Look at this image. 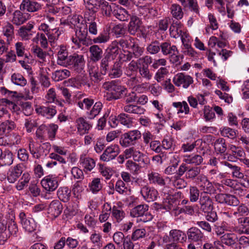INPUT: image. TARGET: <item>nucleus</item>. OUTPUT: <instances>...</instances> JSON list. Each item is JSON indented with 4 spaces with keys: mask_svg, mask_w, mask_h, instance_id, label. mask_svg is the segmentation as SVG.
<instances>
[{
    "mask_svg": "<svg viewBox=\"0 0 249 249\" xmlns=\"http://www.w3.org/2000/svg\"><path fill=\"white\" fill-rule=\"evenodd\" d=\"M161 51L164 55H170L178 52L176 46L172 45L170 41H165L161 43Z\"/></svg>",
    "mask_w": 249,
    "mask_h": 249,
    "instance_id": "2f4dec72",
    "label": "nucleus"
},
{
    "mask_svg": "<svg viewBox=\"0 0 249 249\" xmlns=\"http://www.w3.org/2000/svg\"><path fill=\"white\" fill-rule=\"evenodd\" d=\"M200 191L198 188L195 186H191L189 188V198L192 202H196L200 197Z\"/></svg>",
    "mask_w": 249,
    "mask_h": 249,
    "instance_id": "de8ad7c7",
    "label": "nucleus"
},
{
    "mask_svg": "<svg viewBox=\"0 0 249 249\" xmlns=\"http://www.w3.org/2000/svg\"><path fill=\"white\" fill-rule=\"evenodd\" d=\"M103 88L108 91L110 99H120L125 93L126 89L119 85L116 81L106 82L103 85Z\"/></svg>",
    "mask_w": 249,
    "mask_h": 249,
    "instance_id": "f03ea898",
    "label": "nucleus"
},
{
    "mask_svg": "<svg viewBox=\"0 0 249 249\" xmlns=\"http://www.w3.org/2000/svg\"><path fill=\"white\" fill-rule=\"evenodd\" d=\"M70 72L66 69L57 70L52 74V78L55 81H61L69 77Z\"/></svg>",
    "mask_w": 249,
    "mask_h": 249,
    "instance_id": "e433bc0d",
    "label": "nucleus"
},
{
    "mask_svg": "<svg viewBox=\"0 0 249 249\" xmlns=\"http://www.w3.org/2000/svg\"><path fill=\"white\" fill-rule=\"evenodd\" d=\"M22 172V166L19 164L11 167L7 173L8 182L11 183L15 182L21 176Z\"/></svg>",
    "mask_w": 249,
    "mask_h": 249,
    "instance_id": "dca6fc26",
    "label": "nucleus"
},
{
    "mask_svg": "<svg viewBox=\"0 0 249 249\" xmlns=\"http://www.w3.org/2000/svg\"><path fill=\"white\" fill-rule=\"evenodd\" d=\"M196 183L198 185L202 192L201 193L212 194L215 191L214 187L207 177L204 175H199L196 179Z\"/></svg>",
    "mask_w": 249,
    "mask_h": 249,
    "instance_id": "6e6552de",
    "label": "nucleus"
},
{
    "mask_svg": "<svg viewBox=\"0 0 249 249\" xmlns=\"http://www.w3.org/2000/svg\"><path fill=\"white\" fill-rule=\"evenodd\" d=\"M204 118L206 122L211 121L215 118L214 111L209 106H205L203 109Z\"/></svg>",
    "mask_w": 249,
    "mask_h": 249,
    "instance_id": "052dcab7",
    "label": "nucleus"
},
{
    "mask_svg": "<svg viewBox=\"0 0 249 249\" xmlns=\"http://www.w3.org/2000/svg\"><path fill=\"white\" fill-rule=\"evenodd\" d=\"M173 106L178 109V113H184L188 114L189 113V107L185 101L182 102H174Z\"/></svg>",
    "mask_w": 249,
    "mask_h": 249,
    "instance_id": "864d4df0",
    "label": "nucleus"
},
{
    "mask_svg": "<svg viewBox=\"0 0 249 249\" xmlns=\"http://www.w3.org/2000/svg\"><path fill=\"white\" fill-rule=\"evenodd\" d=\"M123 110L125 112L137 115L143 114L145 111L143 107L132 104L124 105L123 107Z\"/></svg>",
    "mask_w": 249,
    "mask_h": 249,
    "instance_id": "7c9ffc66",
    "label": "nucleus"
},
{
    "mask_svg": "<svg viewBox=\"0 0 249 249\" xmlns=\"http://www.w3.org/2000/svg\"><path fill=\"white\" fill-rule=\"evenodd\" d=\"M16 127L15 123L12 121H6L0 124V136H7Z\"/></svg>",
    "mask_w": 249,
    "mask_h": 249,
    "instance_id": "bb28decb",
    "label": "nucleus"
},
{
    "mask_svg": "<svg viewBox=\"0 0 249 249\" xmlns=\"http://www.w3.org/2000/svg\"><path fill=\"white\" fill-rule=\"evenodd\" d=\"M239 227L233 228V231L239 234H249V217L239 218L238 219Z\"/></svg>",
    "mask_w": 249,
    "mask_h": 249,
    "instance_id": "aec40b11",
    "label": "nucleus"
},
{
    "mask_svg": "<svg viewBox=\"0 0 249 249\" xmlns=\"http://www.w3.org/2000/svg\"><path fill=\"white\" fill-rule=\"evenodd\" d=\"M123 71L119 63L115 64L109 71L108 75L111 78H118L121 76Z\"/></svg>",
    "mask_w": 249,
    "mask_h": 249,
    "instance_id": "49530a36",
    "label": "nucleus"
},
{
    "mask_svg": "<svg viewBox=\"0 0 249 249\" xmlns=\"http://www.w3.org/2000/svg\"><path fill=\"white\" fill-rule=\"evenodd\" d=\"M183 28V24L180 22L173 21L169 28L170 36L175 38H178L184 32Z\"/></svg>",
    "mask_w": 249,
    "mask_h": 249,
    "instance_id": "4be33fe9",
    "label": "nucleus"
},
{
    "mask_svg": "<svg viewBox=\"0 0 249 249\" xmlns=\"http://www.w3.org/2000/svg\"><path fill=\"white\" fill-rule=\"evenodd\" d=\"M42 187L49 192L54 191L58 186V179L53 175L45 177L41 181Z\"/></svg>",
    "mask_w": 249,
    "mask_h": 249,
    "instance_id": "4468645a",
    "label": "nucleus"
},
{
    "mask_svg": "<svg viewBox=\"0 0 249 249\" xmlns=\"http://www.w3.org/2000/svg\"><path fill=\"white\" fill-rule=\"evenodd\" d=\"M141 137V134L139 130H131L122 135L120 139V144L124 147L134 145Z\"/></svg>",
    "mask_w": 249,
    "mask_h": 249,
    "instance_id": "0eeeda50",
    "label": "nucleus"
},
{
    "mask_svg": "<svg viewBox=\"0 0 249 249\" xmlns=\"http://www.w3.org/2000/svg\"><path fill=\"white\" fill-rule=\"evenodd\" d=\"M220 239L223 244L228 246H231L235 244L236 238L234 234L227 233L222 235Z\"/></svg>",
    "mask_w": 249,
    "mask_h": 249,
    "instance_id": "09e8293b",
    "label": "nucleus"
},
{
    "mask_svg": "<svg viewBox=\"0 0 249 249\" xmlns=\"http://www.w3.org/2000/svg\"><path fill=\"white\" fill-rule=\"evenodd\" d=\"M139 73L140 76L146 80H150L152 77V74L150 72L148 66L146 65H142L139 68Z\"/></svg>",
    "mask_w": 249,
    "mask_h": 249,
    "instance_id": "3c124183",
    "label": "nucleus"
},
{
    "mask_svg": "<svg viewBox=\"0 0 249 249\" xmlns=\"http://www.w3.org/2000/svg\"><path fill=\"white\" fill-rule=\"evenodd\" d=\"M34 42L38 43L39 42L41 46L43 48H47L48 46V41L46 37L43 33H38L36 36L33 38Z\"/></svg>",
    "mask_w": 249,
    "mask_h": 249,
    "instance_id": "e2e57ef3",
    "label": "nucleus"
},
{
    "mask_svg": "<svg viewBox=\"0 0 249 249\" xmlns=\"http://www.w3.org/2000/svg\"><path fill=\"white\" fill-rule=\"evenodd\" d=\"M169 235L174 242H183L186 239L185 233L179 230H171Z\"/></svg>",
    "mask_w": 249,
    "mask_h": 249,
    "instance_id": "473e14b6",
    "label": "nucleus"
},
{
    "mask_svg": "<svg viewBox=\"0 0 249 249\" xmlns=\"http://www.w3.org/2000/svg\"><path fill=\"white\" fill-rule=\"evenodd\" d=\"M112 15L121 21L127 20L128 18L127 11L124 8L119 7L118 5H116L115 11H114Z\"/></svg>",
    "mask_w": 249,
    "mask_h": 249,
    "instance_id": "58836bf2",
    "label": "nucleus"
},
{
    "mask_svg": "<svg viewBox=\"0 0 249 249\" xmlns=\"http://www.w3.org/2000/svg\"><path fill=\"white\" fill-rule=\"evenodd\" d=\"M90 59L94 62H97L103 56V51L101 48L97 45L91 46L89 48Z\"/></svg>",
    "mask_w": 249,
    "mask_h": 249,
    "instance_id": "c85d7f7f",
    "label": "nucleus"
},
{
    "mask_svg": "<svg viewBox=\"0 0 249 249\" xmlns=\"http://www.w3.org/2000/svg\"><path fill=\"white\" fill-rule=\"evenodd\" d=\"M94 104V100L91 98H85L82 101L78 102L77 105L78 107L82 109H89Z\"/></svg>",
    "mask_w": 249,
    "mask_h": 249,
    "instance_id": "338daca9",
    "label": "nucleus"
},
{
    "mask_svg": "<svg viewBox=\"0 0 249 249\" xmlns=\"http://www.w3.org/2000/svg\"><path fill=\"white\" fill-rule=\"evenodd\" d=\"M62 205L58 200L51 202L48 208V213L54 217L59 216L62 211Z\"/></svg>",
    "mask_w": 249,
    "mask_h": 249,
    "instance_id": "c756f323",
    "label": "nucleus"
},
{
    "mask_svg": "<svg viewBox=\"0 0 249 249\" xmlns=\"http://www.w3.org/2000/svg\"><path fill=\"white\" fill-rule=\"evenodd\" d=\"M19 216L23 228L25 229L26 231L30 233L31 232V229L30 220L27 218L26 215L24 213H20Z\"/></svg>",
    "mask_w": 249,
    "mask_h": 249,
    "instance_id": "6e6d98bb",
    "label": "nucleus"
},
{
    "mask_svg": "<svg viewBox=\"0 0 249 249\" xmlns=\"http://www.w3.org/2000/svg\"><path fill=\"white\" fill-rule=\"evenodd\" d=\"M71 193V190L67 187H60L57 192V195L59 199L64 202L70 200Z\"/></svg>",
    "mask_w": 249,
    "mask_h": 249,
    "instance_id": "72a5a7b5",
    "label": "nucleus"
},
{
    "mask_svg": "<svg viewBox=\"0 0 249 249\" xmlns=\"http://www.w3.org/2000/svg\"><path fill=\"white\" fill-rule=\"evenodd\" d=\"M214 147L216 152L221 154L224 153L227 149L225 140L223 138L217 139L214 143Z\"/></svg>",
    "mask_w": 249,
    "mask_h": 249,
    "instance_id": "ea45409f",
    "label": "nucleus"
},
{
    "mask_svg": "<svg viewBox=\"0 0 249 249\" xmlns=\"http://www.w3.org/2000/svg\"><path fill=\"white\" fill-rule=\"evenodd\" d=\"M118 41L122 49H130L136 41V39L128 36L125 38H121Z\"/></svg>",
    "mask_w": 249,
    "mask_h": 249,
    "instance_id": "37998d69",
    "label": "nucleus"
},
{
    "mask_svg": "<svg viewBox=\"0 0 249 249\" xmlns=\"http://www.w3.org/2000/svg\"><path fill=\"white\" fill-rule=\"evenodd\" d=\"M148 209L149 206L146 204L139 205L131 209L130 215L139 218V221L144 223L150 221L152 219L153 216L148 212Z\"/></svg>",
    "mask_w": 249,
    "mask_h": 249,
    "instance_id": "20e7f679",
    "label": "nucleus"
},
{
    "mask_svg": "<svg viewBox=\"0 0 249 249\" xmlns=\"http://www.w3.org/2000/svg\"><path fill=\"white\" fill-rule=\"evenodd\" d=\"M170 10L172 16L177 20L181 19L183 17V12L181 7L178 4H172Z\"/></svg>",
    "mask_w": 249,
    "mask_h": 249,
    "instance_id": "f704fd0d",
    "label": "nucleus"
},
{
    "mask_svg": "<svg viewBox=\"0 0 249 249\" xmlns=\"http://www.w3.org/2000/svg\"><path fill=\"white\" fill-rule=\"evenodd\" d=\"M104 209L105 210H103L101 213L99 215V220L100 222H105L110 216V212L111 210V207L107 202L105 203L103 205Z\"/></svg>",
    "mask_w": 249,
    "mask_h": 249,
    "instance_id": "a19ab883",
    "label": "nucleus"
},
{
    "mask_svg": "<svg viewBox=\"0 0 249 249\" xmlns=\"http://www.w3.org/2000/svg\"><path fill=\"white\" fill-rule=\"evenodd\" d=\"M184 161L187 164H194L196 165H198L202 162L203 158L199 155H187L185 156Z\"/></svg>",
    "mask_w": 249,
    "mask_h": 249,
    "instance_id": "79ce46f5",
    "label": "nucleus"
},
{
    "mask_svg": "<svg viewBox=\"0 0 249 249\" xmlns=\"http://www.w3.org/2000/svg\"><path fill=\"white\" fill-rule=\"evenodd\" d=\"M118 120L119 122L123 125L126 126L127 127H130L132 124V121L131 118L128 115L124 113H121L118 116Z\"/></svg>",
    "mask_w": 249,
    "mask_h": 249,
    "instance_id": "0e129e2a",
    "label": "nucleus"
},
{
    "mask_svg": "<svg viewBox=\"0 0 249 249\" xmlns=\"http://www.w3.org/2000/svg\"><path fill=\"white\" fill-rule=\"evenodd\" d=\"M120 153L119 146L117 144L111 145L106 148L100 157V160L104 162H108L114 159Z\"/></svg>",
    "mask_w": 249,
    "mask_h": 249,
    "instance_id": "1a4fd4ad",
    "label": "nucleus"
},
{
    "mask_svg": "<svg viewBox=\"0 0 249 249\" xmlns=\"http://www.w3.org/2000/svg\"><path fill=\"white\" fill-rule=\"evenodd\" d=\"M79 162L80 165L86 171H91L95 166L94 160L85 155H81L80 158Z\"/></svg>",
    "mask_w": 249,
    "mask_h": 249,
    "instance_id": "cd10ccee",
    "label": "nucleus"
},
{
    "mask_svg": "<svg viewBox=\"0 0 249 249\" xmlns=\"http://www.w3.org/2000/svg\"><path fill=\"white\" fill-rule=\"evenodd\" d=\"M138 60L137 61L132 60L126 67L125 70V74L128 76L130 77L132 76L133 72L137 71L139 70V67L138 65Z\"/></svg>",
    "mask_w": 249,
    "mask_h": 249,
    "instance_id": "603ef678",
    "label": "nucleus"
},
{
    "mask_svg": "<svg viewBox=\"0 0 249 249\" xmlns=\"http://www.w3.org/2000/svg\"><path fill=\"white\" fill-rule=\"evenodd\" d=\"M130 49H131L130 53L132 54L133 57L135 58H141L140 57L143 53V48L139 46L136 41L135 42Z\"/></svg>",
    "mask_w": 249,
    "mask_h": 249,
    "instance_id": "5fc2aeb1",
    "label": "nucleus"
},
{
    "mask_svg": "<svg viewBox=\"0 0 249 249\" xmlns=\"http://www.w3.org/2000/svg\"><path fill=\"white\" fill-rule=\"evenodd\" d=\"M57 55L58 65L68 67L78 73L83 70L85 61L83 55L73 54L68 56V53L64 46L60 48Z\"/></svg>",
    "mask_w": 249,
    "mask_h": 249,
    "instance_id": "f257e3e1",
    "label": "nucleus"
},
{
    "mask_svg": "<svg viewBox=\"0 0 249 249\" xmlns=\"http://www.w3.org/2000/svg\"><path fill=\"white\" fill-rule=\"evenodd\" d=\"M114 58V56L104 53V57L101 59L100 63V71L102 74L105 75L107 73L109 69L110 63Z\"/></svg>",
    "mask_w": 249,
    "mask_h": 249,
    "instance_id": "a878e982",
    "label": "nucleus"
},
{
    "mask_svg": "<svg viewBox=\"0 0 249 249\" xmlns=\"http://www.w3.org/2000/svg\"><path fill=\"white\" fill-rule=\"evenodd\" d=\"M200 173V167L194 166L191 167L188 164L182 163L178 167L177 171V175L182 177L185 174V178L187 179L193 180L198 176Z\"/></svg>",
    "mask_w": 249,
    "mask_h": 249,
    "instance_id": "423d86ee",
    "label": "nucleus"
},
{
    "mask_svg": "<svg viewBox=\"0 0 249 249\" xmlns=\"http://www.w3.org/2000/svg\"><path fill=\"white\" fill-rule=\"evenodd\" d=\"M11 81L16 85L24 86L26 84V80L19 73H14L11 76Z\"/></svg>",
    "mask_w": 249,
    "mask_h": 249,
    "instance_id": "13d9d810",
    "label": "nucleus"
},
{
    "mask_svg": "<svg viewBox=\"0 0 249 249\" xmlns=\"http://www.w3.org/2000/svg\"><path fill=\"white\" fill-rule=\"evenodd\" d=\"M143 29L141 20L136 16L131 18L128 26V32L132 35H135L137 33L142 32Z\"/></svg>",
    "mask_w": 249,
    "mask_h": 249,
    "instance_id": "a211bd4d",
    "label": "nucleus"
},
{
    "mask_svg": "<svg viewBox=\"0 0 249 249\" xmlns=\"http://www.w3.org/2000/svg\"><path fill=\"white\" fill-rule=\"evenodd\" d=\"M147 177L150 184L162 186L165 185L164 179L162 176L158 172L154 171L149 172L148 173Z\"/></svg>",
    "mask_w": 249,
    "mask_h": 249,
    "instance_id": "393cba45",
    "label": "nucleus"
},
{
    "mask_svg": "<svg viewBox=\"0 0 249 249\" xmlns=\"http://www.w3.org/2000/svg\"><path fill=\"white\" fill-rule=\"evenodd\" d=\"M36 112L47 119H52L56 114V110L54 106L45 107L35 106Z\"/></svg>",
    "mask_w": 249,
    "mask_h": 249,
    "instance_id": "f3484780",
    "label": "nucleus"
},
{
    "mask_svg": "<svg viewBox=\"0 0 249 249\" xmlns=\"http://www.w3.org/2000/svg\"><path fill=\"white\" fill-rule=\"evenodd\" d=\"M115 190L120 194H127V192H130L129 189L125 186V184L122 180H119L117 181L115 185Z\"/></svg>",
    "mask_w": 249,
    "mask_h": 249,
    "instance_id": "774afa93",
    "label": "nucleus"
},
{
    "mask_svg": "<svg viewBox=\"0 0 249 249\" xmlns=\"http://www.w3.org/2000/svg\"><path fill=\"white\" fill-rule=\"evenodd\" d=\"M88 34L87 24L75 27V37L73 36L71 40L76 48H80L81 44L86 46L89 45L87 39Z\"/></svg>",
    "mask_w": 249,
    "mask_h": 249,
    "instance_id": "7ed1b4c3",
    "label": "nucleus"
},
{
    "mask_svg": "<svg viewBox=\"0 0 249 249\" xmlns=\"http://www.w3.org/2000/svg\"><path fill=\"white\" fill-rule=\"evenodd\" d=\"M31 24L29 22L26 25L22 26L19 28L18 34L22 39L26 40L29 39L31 34Z\"/></svg>",
    "mask_w": 249,
    "mask_h": 249,
    "instance_id": "8fccbe9b",
    "label": "nucleus"
},
{
    "mask_svg": "<svg viewBox=\"0 0 249 249\" xmlns=\"http://www.w3.org/2000/svg\"><path fill=\"white\" fill-rule=\"evenodd\" d=\"M187 234L188 239L194 242L202 241L204 237V234L200 230L196 227L190 228L188 230Z\"/></svg>",
    "mask_w": 249,
    "mask_h": 249,
    "instance_id": "5701e85b",
    "label": "nucleus"
},
{
    "mask_svg": "<svg viewBox=\"0 0 249 249\" xmlns=\"http://www.w3.org/2000/svg\"><path fill=\"white\" fill-rule=\"evenodd\" d=\"M102 104L100 102L95 103L89 113V118L92 119L98 115L102 109Z\"/></svg>",
    "mask_w": 249,
    "mask_h": 249,
    "instance_id": "680f3d73",
    "label": "nucleus"
},
{
    "mask_svg": "<svg viewBox=\"0 0 249 249\" xmlns=\"http://www.w3.org/2000/svg\"><path fill=\"white\" fill-rule=\"evenodd\" d=\"M112 216L117 222H121L125 216V213L121 207L114 206L111 208Z\"/></svg>",
    "mask_w": 249,
    "mask_h": 249,
    "instance_id": "4c0bfd02",
    "label": "nucleus"
},
{
    "mask_svg": "<svg viewBox=\"0 0 249 249\" xmlns=\"http://www.w3.org/2000/svg\"><path fill=\"white\" fill-rule=\"evenodd\" d=\"M135 183L141 187L140 193L145 201L149 202L156 200L158 192L155 188L144 184V182L142 179H137Z\"/></svg>",
    "mask_w": 249,
    "mask_h": 249,
    "instance_id": "39448f33",
    "label": "nucleus"
},
{
    "mask_svg": "<svg viewBox=\"0 0 249 249\" xmlns=\"http://www.w3.org/2000/svg\"><path fill=\"white\" fill-rule=\"evenodd\" d=\"M119 45L118 41H114L109 45L107 49L106 54H110L111 56H114L118 53V46Z\"/></svg>",
    "mask_w": 249,
    "mask_h": 249,
    "instance_id": "69168bd1",
    "label": "nucleus"
},
{
    "mask_svg": "<svg viewBox=\"0 0 249 249\" xmlns=\"http://www.w3.org/2000/svg\"><path fill=\"white\" fill-rule=\"evenodd\" d=\"M249 213V209L247 206L241 204L234 211L233 214L236 217L246 216Z\"/></svg>",
    "mask_w": 249,
    "mask_h": 249,
    "instance_id": "bf43d9fd",
    "label": "nucleus"
},
{
    "mask_svg": "<svg viewBox=\"0 0 249 249\" xmlns=\"http://www.w3.org/2000/svg\"><path fill=\"white\" fill-rule=\"evenodd\" d=\"M30 18V14L22 13L19 10H16L12 15L11 21L13 24L19 26L24 23Z\"/></svg>",
    "mask_w": 249,
    "mask_h": 249,
    "instance_id": "6ab92c4d",
    "label": "nucleus"
},
{
    "mask_svg": "<svg viewBox=\"0 0 249 249\" xmlns=\"http://www.w3.org/2000/svg\"><path fill=\"white\" fill-rule=\"evenodd\" d=\"M209 194L200 193L199 199L200 210L204 213L209 212L213 208V202Z\"/></svg>",
    "mask_w": 249,
    "mask_h": 249,
    "instance_id": "f8f14e48",
    "label": "nucleus"
},
{
    "mask_svg": "<svg viewBox=\"0 0 249 249\" xmlns=\"http://www.w3.org/2000/svg\"><path fill=\"white\" fill-rule=\"evenodd\" d=\"M215 199L216 201L219 203L230 206H237L240 203L236 197L228 194H218L215 195Z\"/></svg>",
    "mask_w": 249,
    "mask_h": 249,
    "instance_id": "9d476101",
    "label": "nucleus"
},
{
    "mask_svg": "<svg viewBox=\"0 0 249 249\" xmlns=\"http://www.w3.org/2000/svg\"><path fill=\"white\" fill-rule=\"evenodd\" d=\"M90 190L95 194L98 192L102 188L100 179L99 178H94L89 185Z\"/></svg>",
    "mask_w": 249,
    "mask_h": 249,
    "instance_id": "4d7b16f0",
    "label": "nucleus"
},
{
    "mask_svg": "<svg viewBox=\"0 0 249 249\" xmlns=\"http://www.w3.org/2000/svg\"><path fill=\"white\" fill-rule=\"evenodd\" d=\"M13 157L11 152L7 150L4 151L2 156L0 158V164L2 166L10 165L13 163Z\"/></svg>",
    "mask_w": 249,
    "mask_h": 249,
    "instance_id": "c9c22d12",
    "label": "nucleus"
},
{
    "mask_svg": "<svg viewBox=\"0 0 249 249\" xmlns=\"http://www.w3.org/2000/svg\"><path fill=\"white\" fill-rule=\"evenodd\" d=\"M161 48V43L158 41L152 42L146 47V51L150 54H156L160 52Z\"/></svg>",
    "mask_w": 249,
    "mask_h": 249,
    "instance_id": "c03bdc74",
    "label": "nucleus"
},
{
    "mask_svg": "<svg viewBox=\"0 0 249 249\" xmlns=\"http://www.w3.org/2000/svg\"><path fill=\"white\" fill-rule=\"evenodd\" d=\"M89 72L91 79L94 82L98 81L101 78V72H99L97 65H90L89 67Z\"/></svg>",
    "mask_w": 249,
    "mask_h": 249,
    "instance_id": "a18cd8bd",
    "label": "nucleus"
},
{
    "mask_svg": "<svg viewBox=\"0 0 249 249\" xmlns=\"http://www.w3.org/2000/svg\"><path fill=\"white\" fill-rule=\"evenodd\" d=\"M124 154L126 159L132 157L135 161L142 163L144 162V157L145 155L136 147H131L125 149L124 151Z\"/></svg>",
    "mask_w": 249,
    "mask_h": 249,
    "instance_id": "2eb2a0df",
    "label": "nucleus"
},
{
    "mask_svg": "<svg viewBox=\"0 0 249 249\" xmlns=\"http://www.w3.org/2000/svg\"><path fill=\"white\" fill-rule=\"evenodd\" d=\"M116 5L113 3H109L106 0H99L98 8L103 16L110 17L115 11Z\"/></svg>",
    "mask_w": 249,
    "mask_h": 249,
    "instance_id": "ddd939ff",
    "label": "nucleus"
},
{
    "mask_svg": "<svg viewBox=\"0 0 249 249\" xmlns=\"http://www.w3.org/2000/svg\"><path fill=\"white\" fill-rule=\"evenodd\" d=\"M221 163L229 168V171L231 173L232 177L239 179L243 178L244 175L241 171V168L240 167L226 161H222Z\"/></svg>",
    "mask_w": 249,
    "mask_h": 249,
    "instance_id": "b1692460",
    "label": "nucleus"
},
{
    "mask_svg": "<svg viewBox=\"0 0 249 249\" xmlns=\"http://www.w3.org/2000/svg\"><path fill=\"white\" fill-rule=\"evenodd\" d=\"M174 84L177 87L181 86L184 89H187L193 83V78L188 75L183 73H178L175 75L173 79Z\"/></svg>",
    "mask_w": 249,
    "mask_h": 249,
    "instance_id": "9b49d317",
    "label": "nucleus"
},
{
    "mask_svg": "<svg viewBox=\"0 0 249 249\" xmlns=\"http://www.w3.org/2000/svg\"><path fill=\"white\" fill-rule=\"evenodd\" d=\"M76 126L78 133L83 135L88 133L91 125L84 118L79 117L75 120Z\"/></svg>",
    "mask_w": 249,
    "mask_h": 249,
    "instance_id": "412c9836",
    "label": "nucleus"
}]
</instances>
